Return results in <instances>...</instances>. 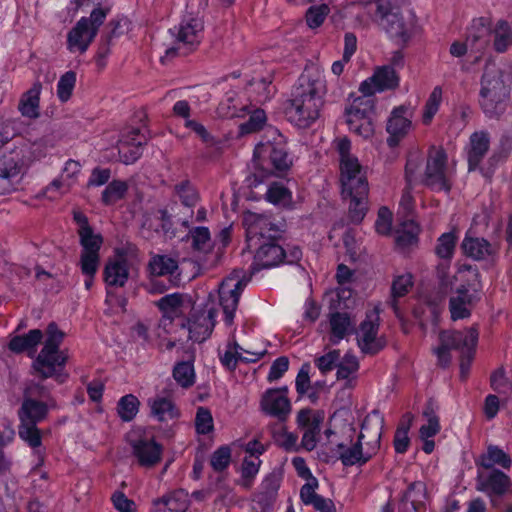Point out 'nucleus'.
Masks as SVG:
<instances>
[{
	"label": "nucleus",
	"mask_w": 512,
	"mask_h": 512,
	"mask_svg": "<svg viewBox=\"0 0 512 512\" xmlns=\"http://www.w3.org/2000/svg\"><path fill=\"white\" fill-rule=\"evenodd\" d=\"M327 93L326 81L319 72L305 70L292 89L284 113L287 120L298 128L310 127L320 116Z\"/></svg>",
	"instance_id": "nucleus-2"
},
{
	"label": "nucleus",
	"mask_w": 512,
	"mask_h": 512,
	"mask_svg": "<svg viewBox=\"0 0 512 512\" xmlns=\"http://www.w3.org/2000/svg\"><path fill=\"white\" fill-rule=\"evenodd\" d=\"M492 35L491 21L486 17L472 20L467 28L466 40L470 44V50L482 53L489 45Z\"/></svg>",
	"instance_id": "nucleus-24"
},
{
	"label": "nucleus",
	"mask_w": 512,
	"mask_h": 512,
	"mask_svg": "<svg viewBox=\"0 0 512 512\" xmlns=\"http://www.w3.org/2000/svg\"><path fill=\"white\" fill-rule=\"evenodd\" d=\"M478 338L479 331L476 326L461 331H443L439 336L440 342L450 350H457L460 352V357H469V359L474 358Z\"/></svg>",
	"instance_id": "nucleus-17"
},
{
	"label": "nucleus",
	"mask_w": 512,
	"mask_h": 512,
	"mask_svg": "<svg viewBox=\"0 0 512 512\" xmlns=\"http://www.w3.org/2000/svg\"><path fill=\"white\" fill-rule=\"evenodd\" d=\"M247 282L248 279L245 276L240 277L235 271L226 277L219 286V302L223 309L224 322L228 326L233 324L235 311Z\"/></svg>",
	"instance_id": "nucleus-14"
},
{
	"label": "nucleus",
	"mask_w": 512,
	"mask_h": 512,
	"mask_svg": "<svg viewBox=\"0 0 512 512\" xmlns=\"http://www.w3.org/2000/svg\"><path fill=\"white\" fill-rule=\"evenodd\" d=\"M426 498V485L421 481H414L409 484L407 490L401 497V502L406 504L411 502L415 512H425L424 499Z\"/></svg>",
	"instance_id": "nucleus-40"
},
{
	"label": "nucleus",
	"mask_w": 512,
	"mask_h": 512,
	"mask_svg": "<svg viewBox=\"0 0 512 512\" xmlns=\"http://www.w3.org/2000/svg\"><path fill=\"white\" fill-rule=\"evenodd\" d=\"M509 88L503 80V73L494 65H486L481 78L480 106L489 118L498 117L506 108Z\"/></svg>",
	"instance_id": "nucleus-4"
},
{
	"label": "nucleus",
	"mask_w": 512,
	"mask_h": 512,
	"mask_svg": "<svg viewBox=\"0 0 512 512\" xmlns=\"http://www.w3.org/2000/svg\"><path fill=\"white\" fill-rule=\"evenodd\" d=\"M420 227L414 220H407L402 223V229L397 231L395 242L397 246L406 248L418 242Z\"/></svg>",
	"instance_id": "nucleus-46"
},
{
	"label": "nucleus",
	"mask_w": 512,
	"mask_h": 512,
	"mask_svg": "<svg viewBox=\"0 0 512 512\" xmlns=\"http://www.w3.org/2000/svg\"><path fill=\"white\" fill-rule=\"evenodd\" d=\"M384 427V418L378 410H374L370 415L366 416L361 424V431L366 434L363 443L366 449L371 451L374 456L380 448V441Z\"/></svg>",
	"instance_id": "nucleus-27"
},
{
	"label": "nucleus",
	"mask_w": 512,
	"mask_h": 512,
	"mask_svg": "<svg viewBox=\"0 0 512 512\" xmlns=\"http://www.w3.org/2000/svg\"><path fill=\"white\" fill-rule=\"evenodd\" d=\"M265 199L277 206L289 207L292 203V192L280 182H272L266 191Z\"/></svg>",
	"instance_id": "nucleus-43"
},
{
	"label": "nucleus",
	"mask_w": 512,
	"mask_h": 512,
	"mask_svg": "<svg viewBox=\"0 0 512 512\" xmlns=\"http://www.w3.org/2000/svg\"><path fill=\"white\" fill-rule=\"evenodd\" d=\"M413 415L409 412L402 416V419L395 431L393 445L396 453L404 454L410 445L408 432L411 428Z\"/></svg>",
	"instance_id": "nucleus-42"
},
{
	"label": "nucleus",
	"mask_w": 512,
	"mask_h": 512,
	"mask_svg": "<svg viewBox=\"0 0 512 512\" xmlns=\"http://www.w3.org/2000/svg\"><path fill=\"white\" fill-rule=\"evenodd\" d=\"M412 286L413 281L411 274L397 276L392 282L390 306L395 316L401 322H404V315L399 307L398 299L407 295Z\"/></svg>",
	"instance_id": "nucleus-37"
},
{
	"label": "nucleus",
	"mask_w": 512,
	"mask_h": 512,
	"mask_svg": "<svg viewBox=\"0 0 512 512\" xmlns=\"http://www.w3.org/2000/svg\"><path fill=\"white\" fill-rule=\"evenodd\" d=\"M67 361V351H40L32 361V374L41 381L54 378L59 384H63L69 377V374L65 371Z\"/></svg>",
	"instance_id": "nucleus-11"
},
{
	"label": "nucleus",
	"mask_w": 512,
	"mask_h": 512,
	"mask_svg": "<svg viewBox=\"0 0 512 512\" xmlns=\"http://www.w3.org/2000/svg\"><path fill=\"white\" fill-rule=\"evenodd\" d=\"M189 235L192 240L191 246L194 251L207 254L212 250L214 243L207 227H195L189 231Z\"/></svg>",
	"instance_id": "nucleus-45"
},
{
	"label": "nucleus",
	"mask_w": 512,
	"mask_h": 512,
	"mask_svg": "<svg viewBox=\"0 0 512 512\" xmlns=\"http://www.w3.org/2000/svg\"><path fill=\"white\" fill-rule=\"evenodd\" d=\"M130 25L131 22L126 17H118L107 23L99 39L95 55L96 64L99 68L105 67V60L109 56L115 40L128 33Z\"/></svg>",
	"instance_id": "nucleus-16"
},
{
	"label": "nucleus",
	"mask_w": 512,
	"mask_h": 512,
	"mask_svg": "<svg viewBox=\"0 0 512 512\" xmlns=\"http://www.w3.org/2000/svg\"><path fill=\"white\" fill-rule=\"evenodd\" d=\"M359 369V362L352 354H345L342 361L337 365L336 376L338 379H348L351 374Z\"/></svg>",
	"instance_id": "nucleus-63"
},
{
	"label": "nucleus",
	"mask_w": 512,
	"mask_h": 512,
	"mask_svg": "<svg viewBox=\"0 0 512 512\" xmlns=\"http://www.w3.org/2000/svg\"><path fill=\"white\" fill-rule=\"evenodd\" d=\"M490 386L499 394L509 395L512 393V380L507 377L503 367L496 369L491 374Z\"/></svg>",
	"instance_id": "nucleus-54"
},
{
	"label": "nucleus",
	"mask_w": 512,
	"mask_h": 512,
	"mask_svg": "<svg viewBox=\"0 0 512 512\" xmlns=\"http://www.w3.org/2000/svg\"><path fill=\"white\" fill-rule=\"evenodd\" d=\"M217 310L214 307H204L193 310L188 319L189 339L202 343L207 340L216 324Z\"/></svg>",
	"instance_id": "nucleus-18"
},
{
	"label": "nucleus",
	"mask_w": 512,
	"mask_h": 512,
	"mask_svg": "<svg viewBox=\"0 0 512 512\" xmlns=\"http://www.w3.org/2000/svg\"><path fill=\"white\" fill-rule=\"evenodd\" d=\"M323 414L319 411L313 413L312 409L304 408L298 412L297 424L306 428L301 445L307 451H312L317 445V436L320 433V425L323 421Z\"/></svg>",
	"instance_id": "nucleus-21"
},
{
	"label": "nucleus",
	"mask_w": 512,
	"mask_h": 512,
	"mask_svg": "<svg viewBox=\"0 0 512 512\" xmlns=\"http://www.w3.org/2000/svg\"><path fill=\"white\" fill-rule=\"evenodd\" d=\"M470 147L468 150L469 171L475 170L489 150V136L486 132H474L470 136Z\"/></svg>",
	"instance_id": "nucleus-35"
},
{
	"label": "nucleus",
	"mask_w": 512,
	"mask_h": 512,
	"mask_svg": "<svg viewBox=\"0 0 512 512\" xmlns=\"http://www.w3.org/2000/svg\"><path fill=\"white\" fill-rule=\"evenodd\" d=\"M329 12L330 8L327 4L309 7L305 15L307 25L312 29L320 27Z\"/></svg>",
	"instance_id": "nucleus-61"
},
{
	"label": "nucleus",
	"mask_w": 512,
	"mask_h": 512,
	"mask_svg": "<svg viewBox=\"0 0 512 512\" xmlns=\"http://www.w3.org/2000/svg\"><path fill=\"white\" fill-rule=\"evenodd\" d=\"M195 428L198 434L206 435L213 430V417L206 407H199L195 417Z\"/></svg>",
	"instance_id": "nucleus-62"
},
{
	"label": "nucleus",
	"mask_w": 512,
	"mask_h": 512,
	"mask_svg": "<svg viewBox=\"0 0 512 512\" xmlns=\"http://www.w3.org/2000/svg\"><path fill=\"white\" fill-rule=\"evenodd\" d=\"M510 456L501 448L496 445H489L485 453L481 454L475 460L477 467L484 469H495L494 466H500L504 469H509L511 466Z\"/></svg>",
	"instance_id": "nucleus-36"
},
{
	"label": "nucleus",
	"mask_w": 512,
	"mask_h": 512,
	"mask_svg": "<svg viewBox=\"0 0 512 512\" xmlns=\"http://www.w3.org/2000/svg\"><path fill=\"white\" fill-rule=\"evenodd\" d=\"M174 189L183 205L187 207H194L197 204L199 195L189 180L180 182L175 185Z\"/></svg>",
	"instance_id": "nucleus-58"
},
{
	"label": "nucleus",
	"mask_w": 512,
	"mask_h": 512,
	"mask_svg": "<svg viewBox=\"0 0 512 512\" xmlns=\"http://www.w3.org/2000/svg\"><path fill=\"white\" fill-rule=\"evenodd\" d=\"M141 227L149 233V236L153 232L169 238L176 236L172 216L165 208L152 209L146 212L143 216Z\"/></svg>",
	"instance_id": "nucleus-20"
},
{
	"label": "nucleus",
	"mask_w": 512,
	"mask_h": 512,
	"mask_svg": "<svg viewBox=\"0 0 512 512\" xmlns=\"http://www.w3.org/2000/svg\"><path fill=\"white\" fill-rule=\"evenodd\" d=\"M143 142H139L136 146H129L125 142H118L117 149L119 159L122 163L129 165L135 163L142 155Z\"/></svg>",
	"instance_id": "nucleus-60"
},
{
	"label": "nucleus",
	"mask_w": 512,
	"mask_h": 512,
	"mask_svg": "<svg viewBox=\"0 0 512 512\" xmlns=\"http://www.w3.org/2000/svg\"><path fill=\"white\" fill-rule=\"evenodd\" d=\"M148 404L151 409V415L160 422L173 420L180 416L175 403L169 398L157 396L149 399Z\"/></svg>",
	"instance_id": "nucleus-38"
},
{
	"label": "nucleus",
	"mask_w": 512,
	"mask_h": 512,
	"mask_svg": "<svg viewBox=\"0 0 512 512\" xmlns=\"http://www.w3.org/2000/svg\"><path fill=\"white\" fill-rule=\"evenodd\" d=\"M41 90L42 83L37 80L29 90L22 94L18 103V110L22 116L35 119L40 115L39 106Z\"/></svg>",
	"instance_id": "nucleus-34"
},
{
	"label": "nucleus",
	"mask_w": 512,
	"mask_h": 512,
	"mask_svg": "<svg viewBox=\"0 0 512 512\" xmlns=\"http://www.w3.org/2000/svg\"><path fill=\"white\" fill-rule=\"evenodd\" d=\"M408 107L400 105L395 107L390 117L388 118L386 131L389 136L387 138V144L389 147H396L400 140L408 133L411 127V120L406 117Z\"/></svg>",
	"instance_id": "nucleus-25"
},
{
	"label": "nucleus",
	"mask_w": 512,
	"mask_h": 512,
	"mask_svg": "<svg viewBox=\"0 0 512 512\" xmlns=\"http://www.w3.org/2000/svg\"><path fill=\"white\" fill-rule=\"evenodd\" d=\"M172 376L182 388H190L195 383V371L192 361L177 362L173 368Z\"/></svg>",
	"instance_id": "nucleus-44"
},
{
	"label": "nucleus",
	"mask_w": 512,
	"mask_h": 512,
	"mask_svg": "<svg viewBox=\"0 0 512 512\" xmlns=\"http://www.w3.org/2000/svg\"><path fill=\"white\" fill-rule=\"evenodd\" d=\"M448 156L443 147L431 146L428 150L426 168L422 183L435 192L443 191L449 194L452 181L447 174Z\"/></svg>",
	"instance_id": "nucleus-9"
},
{
	"label": "nucleus",
	"mask_w": 512,
	"mask_h": 512,
	"mask_svg": "<svg viewBox=\"0 0 512 512\" xmlns=\"http://www.w3.org/2000/svg\"><path fill=\"white\" fill-rule=\"evenodd\" d=\"M203 29L204 24L198 18L183 20L178 27L174 45L166 50L161 62L166 63L176 56H187L195 51L201 42Z\"/></svg>",
	"instance_id": "nucleus-10"
},
{
	"label": "nucleus",
	"mask_w": 512,
	"mask_h": 512,
	"mask_svg": "<svg viewBox=\"0 0 512 512\" xmlns=\"http://www.w3.org/2000/svg\"><path fill=\"white\" fill-rule=\"evenodd\" d=\"M46 339L40 351L46 352H62L60 346L64 341L65 333L59 329L55 322H51L45 329Z\"/></svg>",
	"instance_id": "nucleus-49"
},
{
	"label": "nucleus",
	"mask_w": 512,
	"mask_h": 512,
	"mask_svg": "<svg viewBox=\"0 0 512 512\" xmlns=\"http://www.w3.org/2000/svg\"><path fill=\"white\" fill-rule=\"evenodd\" d=\"M331 342L337 344L353 329L348 313L334 312L329 317Z\"/></svg>",
	"instance_id": "nucleus-39"
},
{
	"label": "nucleus",
	"mask_w": 512,
	"mask_h": 512,
	"mask_svg": "<svg viewBox=\"0 0 512 512\" xmlns=\"http://www.w3.org/2000/svg\"><path fill=\"white\" fill-rule=\"evenodd\" d=\"M293 159L288 151L287 142L282 135L273 141L259 143L253 152V166L246 177L249 188H257L271 177H283L291 169Z\"/></svg>",
	"instance_id": "nucleus-3"
},
{
	"label": "nucleus",
	"mask_w": 512,
	"mask_h": 512,
	"mask_svg": "<svg viewBox=\"0 0 512 512\" xmlns=\"http://www.w3.org/2000/svg\"><path fill=\"white\" fill-rule=\"evenodd\" d=\"M139 405L138 398L133 394L121 397L117 404L119 417L125 422L133 420L138 412Z\"/></svg>",
	"instance_id": "nucleus-51"
},
{
	"label": "nucleus",
	"mask_w": 512,
	"mask_h": 512,
	"mask_svg": "<svg viewBox=\"0 0 512 512\" xmlns=\"http://www.w3.org/2000/svg\"><path fill=\"white\" fill-rule=\"evenodd\" d=\"M457 237L452 232L442 234L435 247V253L442 259H451L454 254Z\"/></svg>",
	"instance_id": "nucleus-55"
},
{
	"label": "nucleus",
	"mask_w": 512,
	"mask_h": 512,
	"mask_svg": "<svg viewBox=\"0 0 512 512\" xmlns=\"http://www.w3.org/2000/svg\"><path fill=\"white\" fill-rule=\"evenodd\" d=\"M252 269L259 271L279 266L281 264L295 265L302 258V251L298 246L284 248L278 240L262 241L257 244Z\"/></svg>",
	"instance_id": "nucleus-6"
},
{
	"label": "nucleus",
	"mask_w": 512,
	"mask_h": 512,
	"mask_svg": "<svg viewBox=\"0 0 512 512\" xmlns=\"http://www.w3.org/2000/svg\"><path fill=\"white\" fill-rule=\"evenodd\" d=\"M132 455L140 466L151 468L162 459L163 446L154 439H138L130 443Z\"/></svg>",
	"instance_id": "nucleus-23"
},
{
	"label": "nucleus",
	"mask_w": 512,
	"mask_h": 512,
	"mask_svg": "<svg viewBox=\"0 0 512 512\" xmlns=\"http://www.w3.org/2000/svg\"><path fill=\"white\" fill-rule=\"evenodd\" d=\"M493 47L498 53L505 52L508 47L512 44V29L507 21H498L494 30Z\"/></svg>",
	"instance_id": "nucleus-47"
},
{
	"label": "nucleus",
	"mask_w": 512,
	"mask_h": 512,
	"mask_svg": "<svg viewBox=\"0 0 512 512\" xmlns=\"http://www.w3.org/2000/svg\"><path fill=\"white\" fill-rule=\"evenodd\" d=\"M43 336L44 334L40 329H32L26 334L12 337L8 343V348L17 354L27 352L28 356L32 357Z\"/></svg>",
	"instance_id": "nucleus-33"
},
{
	"label": "nucleus",
	"mask_w": 512,
	"mask_h": 512,
	"mask_svg": "<svg viewBox=\"0 0 512 512\" xmlns=\"http://www.w3.org/2000/svg\"><path fill=\"white\" fill-rule=\"evenodd\" d=\"M266 121L267 116L263 109L253 110L250 112L248 120L239 125V135L244 136L262 130Z\"/></svg>",
	"instance_id": "nucleus-50"
},
{
	"label": "nucleus",
	"mask_w": 512,
	"mask_h": 512,
	"mask_svg": "<svg viewBox=\"0 0 512 512\" xmlns=\"http://www.w3.org/2000/svg\"><path fill=\"white\" fill-rule=\"evenodd\" d=\"M461 250L464 255L476 261L491 260L495 262L498 255V248L482 237L465 235L461 243Z\"/></svg>",
	"instance_id": "nucleus-26"
},
{
	"label": "nucleus",
	"mask_w": 512,
	"mask_h": 512,
	"mask_svg": "<svg viewBox=\"0 0 512 512\" xmlns=\"http://www.w3.org/2000/svg\"><path fill=\"white\" fill-rule=\"evenodd\" d=\"M18 433L20 438L31 448L35 449L41 446L42 435L41 430L37 427V423L20 422Z\"/></svg>",
	"instance_id": "nucleus-52"
},
{
	"label": "nucleus",
	"mask_w": 512,
	"mask_h": 512,
	"mask_svg": "<svg viewBox=\"0 0 512 512\" xmlns=\"http://www.w3.org/2000/svg\"><path fill=\"white\" fill-rule=\"evenodd\" d=\"M128 191V185L122 180L111 181L102 192L101 201L104 205H114L123 199Z\"/></svg>",
	"instance_id": "nucleus-48"
},
{
	"label": "nucleus",
	"mask_w": 512,
	"mask_h": 512,
	"mask_svg": "<svg viewBox=\"0 0 512 512\" xmlns=\"http://www.w3.org/2000/svg\"><path fill=\"white\" fill-rule=\"evenodd\" d=\"M129 278L128 261L125 258L109 259L103 270V280L110 287H124Z\"/></svg>",
	"instance_id": "nucleus-31"
},
{
	"label": "nucleus",
	"mask_w": 512,
	"mask_h": 512,
	"mask_svg": "<svg viewBox=\"0 0 512 512\" xmlns=\"http://www.w3.org/2000/svg\"><path fill=\"white\" fill-rule=\"evenodd\" d=\"M261 463L260 459L255 461L246 457L244 458L241 467V477L246 488L251 487L254 478L258 474Z\"/></svg>",
	"instance_id": "nucleus-64"
},
{
	"label": "nucleus",
	"mask_w": 512,
	"mask_h": 512,
	"mask_svg": "<svg viewBox=\"0 0 512 512\" xmlns=\"http://www.w3.org/2000/svg\"><path fill=\"white\" fill-rule=\"evenodd\" d=\"M260 404L263 412L279 421H285L291 412L290 400L285 395H278V390L268 389Z\"/></svg>",
	"instance_id": "nucleus-29"
},
{
	"label": "nucleus",
	"mask_w": 512,
	"mask_h": 512,
	"mask_svg": "<svg viewBox=\"0 0 512 512\" xmlns=\"http://www.w3.org/2000/svg\"><path fill=\"white\" fill-rule=\"evenodd\" d=\"M375 19L379 25L392 37L407 43L411 38V33L407 25L398 12H393L392 4L389 0L375 1Z\"/></svg>",
	"instance_id": "nucleus-15"
},
{
	"label": "nucleus",
	"mask_w": 512,
	"mask_h": 512,
	"mask_svg": "<svg viewBox=\"0 0 512 512\" xmlns=\"http://www.w3.org/2000/svg\"><path fill=\"white\" fill-rule=\"evenodd\" d=\"M442 101V88L440 86L434 87L432 92L430 93L425 107H424V113H423V123L425 125L430 124L433 117L437 113L440 103Z\"/></svg>",
	"instance_id": "nucleus-59"
},
{
	"label": "nucleus",
	"mask_w": 512,
	"mask_h": 512,
	"mask_svg": "<svg viewBox=\"0 0 512 512\" xmlns=\"http://www.w3.org/2000/svg\"><path fill=\"white\" fill-rule=\"evenodd\" d=\"M48 416V405L43 401L25 396L18 410L20 422L40 423Z\"/></svg>",
	"instance_id": "nucleus-32"
},
{
	"label": "nucleus",
	"mask_w": 512,
	"mask_h": 512,
	"mask_svg": "<svg viewBox=\"0 0 512 512\" xmlns=\"http://www.w3.org/2000/svg\"><path fill=\"white\" fill-rule=\"evenodd\" d=\"M232 451L227 445L217 448L210 457V465L215 472H223L231 463Z\"/></svg>",
	"instance_id": "nucleus-57"
},
{
	"label": "nucleus",
	"mask_w": 512,
	"mask_h": 512,
	"mask_svg": "<svg viewBox=\"0 0 512 512\" xmlns=\"http://www.w3.org/2000/svg\"><path fill=\"white\" fill-rule=\"evenodd\" d=\"M471 289L474 292L478 291L475 284H461L456 290L457 295L449 299V311L453 321L471 316V308L478 301L474 294L469 293Z\"/></svg>",
	"instance_id": "nucleus-22"
},
{
	"label": "nucleus",
	"mask_w": 512,
	"mask_h": 512,
	"mask_svg": "<svg viewBox=\"0 0 512 512\" xmlns=\"http://www.w3.org/2000/svg\"><path fill=\"white\" fill-rule=\"evenodd\" d=\"M340 160L341 195L349 200L348 217L360 224L368 211L369 185L358 159L351 155V141L347 137L334 141Z\"/></svg>",
	"instance_id": "nucleus-1"
},
{
	"label": "nucleus",
	"mask_w": 512,
	"mask_h": 512,
	"mask_svg": "<svg viewBox=\"0 0 512 512\" xmlns=\"http://www.w3.org/2000/svg\"><path fill=\"white\" fill-rule=\"evenodd\" d=\"M400 78L392 66L377 67L371 77L360 84L362 94L373 96L375 92L393 90L399 86Z\"/></svg>",
	"instance_id": "nucleus-19"
},
{
	"label": "nucleus",
	"mask_w": 512,
	"mask_h": 512,
	"mask_svg": "<svg viewBox=\"0 0 512 512\" xmlns=\"http://www.w3.org/2000/svg\"><path fill=\"white\" fill-rule=\"evenodd\" d=\"M248 247L256 246L262 241L279 240L284 230L275 224L271 216L248 212L244 216Z\"/></svg>",
	"instance_id": "nucleus-13"
},
{
	"label": "nucleus",
	"mask_w": 512,
	"mask_h": 512,
	"mask_svg": "<svg viewBox=\"0 0 512 512\" xmlns=\"http://www.w3.org/2000/svg\"><path fill=\"white\" fill-rule=\"evenodd\" d=\"M379 324L367 318L360 324V331L362 333L361 338L358 340V345L361 351L365 354L375 355L384 348V344L381 340L376 339L378 333Z\"/></svg>",
	"instance_id": "nucleus-30"
},
{
	"label": "nucleus",
	"mask_w": 512,
	"mask_h": 512,
	"mask_svg": "<svg viewBox=\"0 0 512 512\" xmlns=\"http://www.w3.org/2000/svg\"><path fill=\"white\" fill-rule=\"evenodd\" d=\"M184 496L185 495L182 490L174 491L169 495H165L157 499L155 504H162L171 512H185L187 509V503Z\"/></svg>",
	"instance_id": "nucleus-53"
},
{
	"label": "nucleus",
	"mask_w": 512,
	"mask_h": 512,
	"mask_svg": "<svg viewBox=\"0 0 512 512\" xmlns=\"http://www.w3.org/2000/svg\"><path fill=\"white\" fill-rule=\"evenodd\" d=\"M476 489L485 493L492 508H501L503 499L511 495V478L499 469H492L487 473H478Z\"/></svg>",
	"instance_id": "nucleus-12"
},
{
	"label": "nucleus",
	"mask_w": 512,
	"mask_h": 512,
	"mask_svg": "<svg viewBox=\"0 0 512 512\" xmlns=\"http://www.w3.org/2000/svg\"><path fill=\"white\" fill-rule=\"evenodd\" d=\"M76 84V73L72 70L65 72L57 83V96L61 102H67Z\"/></svg>",
	"instance_id": "nucleus-56"
},
{
	"label": "nucleus",
	"mask_w": 512,
	"mask_h": 512,
	"mask_svg": "<svg viewBox=\"0 0 512 512\" xmlns=\"http://www.w3.org/2000/svg\"><path fill=\"white\" fill-rule=\"evenodd\" d=\"M345 115L350 131L365 139L373 136L376 110L372 96L363 94L354 98L351 105L345 108Z\"/></svg>",
	"instance_id": "nucleus-7"
},
{
	"label": "nucleus",
	"mask_w": 512,
	"mask_h": 512,
	"mask_svg": "<svg viewBox=\"0 0 512 512\" xmlns=\"http://www.w3.org/2000/svg\"><path fill=\"white\" fill-rule=\"evenodd\" d=\"M178 269V261L169 255H153L148 263L152 276L173 275Z\"/></svg>",
	"instance_id": "nucleus-41"
},
{
	"label": "nucleus",
	"mask_w": 512,
	"mask_h": 512,
	"mask_svg": "<svg viewBox=\"0 0 512 512\" xmlns=\"http://www.w3.org/2000/svg\"><path fill=\"white\" fill-rule=\"evenodd\" d=\"M365 438L366 434L364 432H360L357 441L351 446H347L344 443L337 444V448L339 450L338 458L341 460L344 466H362L373 457L371 455V451H368L367 449L364 450L363 448V440Z\"/></svg>",
	"instance_id": "nucleus-28"
},
{
	"label": "nucleus",
	"mask_w": 512,
	"mask_h": 512,
	"mask_svg": "<svg viewBox=\"0 0 512 512\" xmlns=\"http://www.w3.org/2000/svg\"><path fill=\"white\" fill-rule=\"evenodd\" d=\"M73 220L78 225L77 233L82 247L79 261L80 269L91 271L95 264H100V249L103 244V237L101 234L94 233L84 213L74 212Z\"/></svg>",
	"instance_id": "nucleus-8"
},
{
	"label": "nucleus",
	"mask_w": 512,
	"mask_h": 512,
	"mask_svg": "<svg viewBox=\"0 0 512 512\" xmlns=\"http://www.w3.org/2000/svg\"><path fill=\"white\" fill-rule=\"evenodd\" d=\"M110 9L98 5L89 17L80 18L67 34V49L70 52L85 53L98 34Z\"/></svg>",
	"instance_id": "nucleus-5"
}]
</instances>
